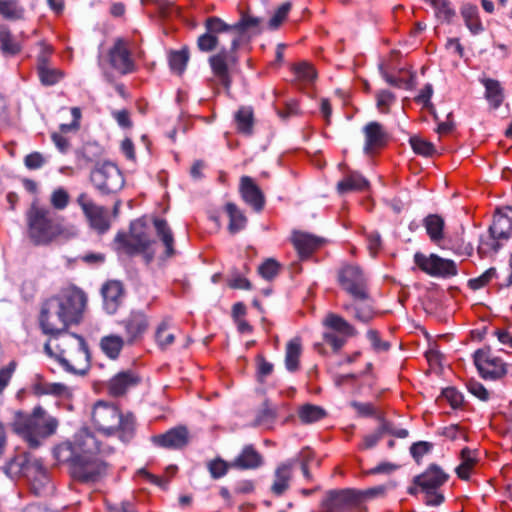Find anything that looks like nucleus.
<instances>
[{
	"instance_id": "1",
	"label": "nucleus",
	"mask_w": 512,
	"mask_h": 512,
	"mask_svg": "<svg viewBox=\"0 0 512 512\" xmlns=\"http://www.w3.org/2000/svg\"><path fill=\"white\" fill-rule=\"evenodd\" d=\"M112 452L87 428L80 429L72 441L56 445L53 456L61 464H69L74 479L82 483L99 481L107 473L105 457Z\"/></svg>"
},
{
	"instance_id": "2",
	"label": "nucleus",
	"mask_w": 512,
	"mask_h": 512,
	"mask_svg": "<svg viewBox=\"0 0 512 512\" xmlns=\"http://www.w3.org/2000/svg\"><path fill=\"white\" fill-rule=\"evenodd\" d=\"M86 304V294L75 286L46 299L39 316L43 333L54 337L67 331L70 325L78 324L83 318Z\"/></svg>"
},
{
	"instance_id": "3",
	"label": "nucleus",
	"mask_w": 512,
	"mask_h": 512,
	"mask_svg": "<svg viewBox=\"0 0 512 512\" xmlns=\"http://www.w3.org/2000/svg\"><path fill=\"white\" fill-rule=\"evenodd\" d=\"M26 238L37 247L50 246L59 240H69L78 235L73 225H65L64 217L51 208L34 201L25 211Z\"/></svg>"
},
{
	"instance_id": "4",
	"label": "nucleus",
	"mask_w": 512,
	"mask_h": 512,
	"mask_svg": "<svg viewBox=\"0 0 512 512\" xmlns=\"http://www.w3.org/2000/svg\"><path fill=\"white\" fill-rule=\"evenodd\" d=\"M45 351L55 356L64 369L74 374H84L90 366V354L84 338L65 331L51 337Z\"/></svg>"
},
{
	"instance_id": "5",
	"label": "nucleus",
	"mask_w": 512,
	"mask_h": 512,
	"mask_svg": "<svg viewBox=\"0 0 512 512\" xmlns=\"http://www.w3.org/2000/svg\"><path fill=\"white\" fill-rule=\"evenodd\" d=\"M92 422L98 432L106 436H117L123 442H129L135 434L133 414H123L116 405L105 401H98L94 405Z\"/></svg>"
},
{
	"instance_id": "6",
	"label": "nucleus",
	"mask_w": 512,
	"mask_h": 512,
	"mask_svg": "<svg viewBox=\"0 0 512 512\" xmlns=\"http://www.w3.org/2000/svg\"><path fill=\"white\" fill-rule=\"evenodd\" d=\"M58 426L57 418L49 415L41 406H36L30 415L16 420L14 431L29 447L37 448L56 433Z\"/></svg>"
},
{
	"instance_id": "7",
	"label": "nucleus",
	"mask_w": 512,
	"mask_h": 512,
	"mask_svg": "<svg viewBox=\"0 0 512 512\" xmlns=\"http://www.w3.org/2000/svg\"><path fill=\"white\" fill-rule=\"evenodd\" d=\"M6 473L11 477H25L36 494L49 483L48 473L42 462L25 452L17 454L7 463Z\"/></svg>"
},
{
	"instance_id": "8",
	"label": "nucleus",
	"mask_w": 512,
	"mask_h": 512,
	"mask_svg": "<svg viewBox=\"0 0 512 512\" xmlns=\"http://www.w3.org/2000/svg\"><path fill=\"white\" fill-rule=\"evenodd\" d=\"M115 242L118 250L132 255L143 254L149 262L155 255L156 242L150 239L145 231V224L142 220H136L131 223L130 233H118Z\"/></svg>"
},
{
	"instance_id": "9",
	"label": "nucleus",
	"mask_w": 512,
	"mask_h": 512,
	"mask_svg": "<svg viewBox=\"0 0 512 512\" xmlns=\"http://www.w3.org/2000/svg\"><path fill=\"white\" fill-rule=\"evenodd\" d=\"M448 480V475L438 466L431 465L414 480L415 492L422 494L427 505L438 506L444 501L441 487Z\"/></svg>"
},
{
	"instance_id": "10",
	"label": "nucleus",
	"mask_w": 512,
	"mask_h": 512,
	"mask_svg": "<svg viewBox=\"0 0 512 512\" xmlns=\"http://www.w3.org/2000/svg\"><path fill=\"white\" fill-rule=\"evenodd\" d=\"M338 284L354 300L368 298L367 277L362 269L354 264H345L338 271Z\"/></svg>"
},
{
	"instance_id": "11",
	"label": "nucleus",
	"mask_w": 512,
	"mask_h": 512,
	"mask_svg": "<svg viewBox=\"0 0 512 512\" xmlns=\"http://www.w3.org/2000/svg\"><path fill=\"white\" fill-rule=\"evenodd\" d=\"M363 494L352 489L330 491L321 502L320 512H351L359 509Z\"/></svg>"
},
{
	"instance_id": "12",
	"label": "nucleus",
	"mask_w": 512,
	"mask_h": 512,
	"mask_svg": "<svg viewBox=\"0 0 512 512\" xmlns=\"http://www.w3.org/2000/svg\"><path fill=\"white\" fill-rule=\"evenodd\" d=\"M89 226L98 234L106 233L111 226L109 211L100 205H97L92 198L85 192L80 193L76 199Z\"/></svg>"
},
{
	"instance_id": "13",
	"label": "nucleus",
	"mask_w": 512,
	"mask_h": 512,
	"mask_svg": "<svg viewBox=\"0 0 512 512\" xmlns=\"http://www.w3.org/2000/svg\"><path fill=\"white\" fill-rule=\"evenodd\" d=\"M415 265L425 274L437 278H449L458 273L453 260L445 259L437 254L426 255L421 252L414 254Z\"/></svg>"
},
{
	"instance_id": "14",
	"label": "nucleus",
	"mask_w": 512,
	"mask_h": 512,
	"mask_svg": "<svg viewBox=\"0 0 512 512\" xmlns=\"http://www.w3.org/2000/svg\"><path fill=\"white\" fill-rule=\"evenodd\" d=\"M474 363L485 379L496 380L507 373L506 363L489 349H479L474 353Z\"/></svg>"
},
{
	"instance_id": "15",
	"label": "nucleus",
	"mask_w": 512,
	"mask_h": 512,
	"mask_svg": "<svg viewBox=\"0 0 512 512\" xmlns=\"http://www.w3.org/2000/svg\"><path fill=\"white\" fill-rule=\"evenodd\" d=\"M94 185L102 191L111 193L121 189L124 178L118 167L112 163H104L91 174Z\"/></svg>"
},
{
	"instance_id": "16",
	"label": "nucleus",
	"mask_w": 512,
	"mask_h": 512,
	"mask_svg": "<svg viewBox=\"0 0 512 512\" xmlns=\"http://www.w3.org/2000/svg\"><path fill=\"white\" fill-rule=\"evenodd\" d=\"M28 38L29 35L25 32L14 35L8 26L0 25L1 54L5 57H13L20 54Z\"/></svg>"
},
{
	"instance_id": "17",
	"label": "nucleus",
	"mask_w": 512,
	"mask_h": 512,
	"mask_svg": "<svg viewBox=\"0 0 512 512\" xmlns=\"http://www.w3.org/2000/svg\"><path fill=\"white\" fill-rule=\"evenodd\" d=\"M110 64L121 74H128L134 71L135 64L131 57L127 43L118 39L109 52Z\"/></svg>"
},
{
	"instance_id": "18",
	"label": "nucleus",
	"mask_w": 512,
	"mask_h": 512,
	"mask_svg": "<svg viewBox=\"0 0 512 512\" xmlns=\"http://www.w3.org/2000/svg\"><path fill=\"white\" fill-rule=\"evenodd\" d=\"M151 441L155 446L165 449H182L189 442L188 430L183 427H175L163 434L154 435L151 437Z\"/></svg>"
},
{
	"instance_id": "19",
	"label": "nucleus",
	"mask_w": 512,
	"mask_h": 512,
	"mask_svg": "<svg viewBox=\"0 0 512 512\" xmlns=\"http://www.w3.org/2000/svg\"><path fill=\"white\" fill-rule=\"evenodd\" d=\"M239 193L242 200L255 211L259 212L264 208L265 196L253 178L249 176L240 178Z\"/></svg>"
},
{
	"instance_id": "20",
	"label": "nucleus",
	"mask_w": 512,
	"mask_h": 512,
	"mask_svg": "<svg viewBox=\"0 0 512 512\" xmlns=\"http://www.w3.org/2000/svg\"><path fill=\"white\" fill-rule=\"evenodd\" d=\"M512 233V207L505 206L496 209L489 234L500 241L508 240Z\"/></svg>"
},
{
	"instance_id": "21",
	"label": "nucleus",
	"mask_w": 512,
	"mask_h": 512,
	"mask_svg": "<svg viewBox=\"0 0 512 512\" xmlns=\"http://www.w3.org/2000/svg\"><path fill=\"white\" fill-rule=\"evenodd\" d=\"M121 324L125 330L128 344H133L142 339L149 327L148 318L142 312H132Z\"/></svg>"
},
{
	"instance_id": "22",
	"label": "nucleus",
	"mask_w": 512,
	"mask_h": 512,
	"mask_svg": "<svg viewBox=\"0 0 512 512\" xmlns=\"http://www.w3.org/2000/svg\"><path fill=\"white\" fill-rule=\"evenodd\" d=\"M140 380L139 375L132 370L119 372L108 382V393L114 397L122 396L137 386Z\"/></svg>"
},
{
	"instance_id": "23",
	"label": "nucleus",
	"mask_w": 512,
	"mask_h": 512,
	"mask_svg": "<svg viewBox=\"0 0 512 512\" xmlns=\"http://www.w3.org/2000/svg\"><path fill=\"white\" fill-rule=\"evenodd\" d=\"M365 147L368 154H372L384 147L387 143V134L378 122H370L364 127Z\"/></svg>"
},
{
	"instance_id": "24",
	"label": "nucleus",
	"mask_w": 512,
	"mask_h": 512,
	"mask_svg": "<svg viewBox=\"0 0 512 512\" xmlns=\"http://www.w3.org/2000/svg\"><path fill=\"white\" fill-rule=\"evenodd\" d=\"M292 242L300 257L304 258L318 249L323 240L308 233L295 232L292 236Z\"/></svg>"
},
{
	"instance_id": "25",
	"label": "nucleus",
	"mask_w": 512,
	"mask_h": 512,
	"mask_svg": "<svg viewBox=\"0 0 512 512\" xmlns=\"http://www.w3.org/2000/svg\"><path fill=\"white\" fill-rule=\"evenodd\" d=\"M105 310L113 314L123 297V287L119 281H109L102 288Z\"/></svg>"
},
{
	"instance_id": "26",
	"label": "nucleus",
	"mask_w": 512,
	"mask_h": 512,
	"mask_svg": "<svg viewBox=\"0 0 512 512\" xmlns=\"http://www.w3.org/2000/svg\"><path fill=\"white\" fill-rule=\"evenodd\" d=\"M294 461L290 460L281 463L277 466L274 474V482L271 486V491L277 495H282L289 487V482L292 477Z\"/></svg>"
},
{
	"instance_id": "27",
	"label": "nucleus",
	"mask_w": 512,
	"mask_h": 512,
	"mask_svg": "<svg viewBox=\"0 0 512 512\" xmlns=\"http://www.w3.org/2000/svg\"><path fill=\"white\" fill-rule=\"evenodd\" d=\"M262 465L263 458L252 445L245 446L241 453L232 462L233 467L244 470L257 469Z\"/></svg>"
},
{
	"instance_id": "28",
	"label": "nucleus",
	"mask_w": 512,
	"mask_h": 512,
	"mask_svg": "<svg viewBox=\"0 0 512 512\" xmlns=\"http://www.w3.org/2000/svg\"><path fill=\"white\" fill-rule=\"evenodd\" d=\"M481 84L485 88V98L489 105L496 109L501 106L504 101V89L498 80L491 78H481Z\"/></svg>"
},
{
	"instance_id": "29",
	"label": "nucleus",
	"mask_w": 512,
	"mask_h": 512,
	"mask_svg": "<svg viewBox=\"0 0 512 512\" xmlns=\"http://www.w3.org/2000/svg\"><path fill=\"white\" fill-rule=\"evenodd\" d=\"M153 224L155 227L156 234L165 248L164 255L166 257H172L175 254V241L173 232L169 227L167 221L164 219L156 218L154 219Z\"/></svg>"
},
{
	"instance_id": "30",
	"label": "nucleus",
	"mask_w": 512,
	"mask_h": 512,
	"mask_svg": "<svg viewBox=\"0 0 512 512\" xmlns=\"http://www.w3.org/2000/svg\"><path fill=\"white\" fill-rule=\"evenodd\" d=\"M460 464L456 468L458 477L462 480H468L478 463V453L476 450L464 448L460 452Z\"/></svg>"
},
{
	"instance_id": "31",
	"label": "nucleus",
	"mask_w": 512,
	"mask_h": 512,
	"mask_svg": "<svg viewBox=\"0 0 512 512\" xmlns=\"http://www.w3.org/2000/svg\"><path fill=\"white\" fill-rule=\"evenodd\" d=\"M302 344L298 337L291 339L286 346L285 365L287 370L294 372L299 368Z\"/></svg>"
},
{
	"instance_id": "32",
	"label": "nucleus",
	"mask_w": 512,
	"mask_h": 512,
	"mask_svg": "<svg viewBox=\"0 0 512 512\" xmlns=\"http://www.w3.org/2000/svg\"><path fill=\"white\" fill-rule=\"evenodd\" d=\"M323 324L330 328L333 332L339 333L341 335L352 337L356 334L355 328L348 323L344 318L336 315V314H328Z\"/></svg>"
},
{
	"instance_id": "33",
	"label": "nucleus",
	"mask_w": 512,
	"mask_h": 512,
	"mask_svg": "<svg viewBox=\"0 0 512 512\" xmlns=\"http://www.w3.org/2000/svg\"><path fill=\"white\" fill-rule=\"evenodd\" d=\"M461 15L466 27L472 34H479L483 31V25L479 17L478 8L471 4H465L461 8Z\"/></svg>"
},
{
	"instance_id": "34",
	"label": "nucleus",
	"mask_w": 512,
	"mask_h": 512,
	"mask_svg": "<svg viewBox=\"0 0 512 512\" xmlns=\"http://www.w3.org/2000/svg\"><path fill=\"white\" fill-rule=\"evenodd\" d=\"M224 210L229 217L228 230L230 233H237L246 226L247 218L237 205L227 203Z\"/></svg>"
},
{
	"instance_id": "35",
	"label": "nucleus",
	"mask_w": 512,
	"mask_h": 512,
	"mask_svg": "<svg viewBox=\"0 0 512 512\" xmlns=\"http://www.w3.org/2000/svg\"><path fill=\"white\" fill-rule=\"evenodd\" d=\"M124 339L119 335H108L101 339L100 348L110 359H117L123 349Z\"/></svg>"
},
{
	"instance_id": "36",
	"label": "nucleus",
	"mask_w": 512,
	"mask_h": 512,
	"mask_svg": "<svg viewBox=\"0 0 512 512\" xmlns=\"http://www.w3.org/2000/svg\"><path fill=\"white\" fill-rule=\"evenodd\" d=\"M173 325L170 319H164L157 326L155 331V340L161 349H165L172 345L175 341Z\"/></svg>"
},
{
	"instance_id": "37",
	"label": "nucleus",
	"mask_w": 512,
	"mask_h": 512,
	"mask_svg": "<svg viewBox=\"0 0 512 512\" xmlns=\"http://www.w3.org/2000/svg\"><path fill=\"white\" fill-rule=\"evenodd\" d=\"M235 123L237 126L238 132L251 135L253 131L254 117L253 110L251 107H241L235 113Z\"/></svg>"
},
{
	"instance_id": "38",
	"label": "nucleus",
	"mask_w": 512,
	"mask_h": 512,
	"mask_svg": "<svg viewBox=\"0 0 512 512\" xmlns=\"http://www.w3.org/2000/svg\"><path fill=\"white\" fill-rule=\"evenodd\" d=\"M211 68L216 77L220 82L228 87L230 84L228 68H227V55L225 53H219L210 58Z\"/></svg>"
},
{
	"instance_id": "39",
	"label": "nucleus",
	"mask_w": 512,
	"mask_h": 512,
	"mask_svg": "<svg viewBox=\"0 0 512 512\" xmlns=\"http://www.w3.org/2000/svg\"><path fill=\"white\" fill-rule=\"evenodd\" d=\"M337 187L341 193L362 191L368 187V181L358 173H351L342 179Z\"/></svg>"
},
{
	"instance_id": "40",
	"label": "nucleus",
	"mask_w": 512,
	"mask_h": 512,
	"mask_svg": "<svg viewBox=\"0 0 512 512\" xmlns=\"http://www.w3.org/2000/svg\"><path fill=\"white\" fill-rule=\"evenodd\" d=\"M24 8L18 0H0V16L4 19L17 21L23 18Z\"/></svg>"
},
{
	"instance_id": "41",
	"label": "nucleus",
	"mask_w": 512,
	"mask_h": 512,
	"mask_svg": "<svg viewBox=\"0 0 512 512\" xmlns=\"http://www.w3.org/2000/svg\"><path fill=\"white\" fill-rule=\"evenodd\" d=\"M33 390L38 395L51 394L55 396H70L71 390L62 383L38 382L34 384Z\"/></svg>"
},
{
	"instance_id": "42",
	"label": "nucleus",
	"mask_w": 512,
	"mask_h": 512,
	"mask_svg": "<svg viewBox=\"0 0 512 512\" xmlns=\"http://www.w3.org/2000/svg\"><path fill=\"white\" fill-rule=\"evenodd\" d=\"M71 201L70 194L65 187L59 186L53 189L49 196V204L51 210L63 211L65 210Z\"/></svg>"
},
{
	"instance_id": "43",
	"label": "nucleus",
	"mask_w": 512,
	"mask_h": 512,
	"mask_svg": "<svg viewBox=\"0 0 512 512\" xmlns=\"http://www.w3.org/2000/svg\"><path fill=\"white\" fill-rule=\"evenodd\" d=\"M298 416L302 423L311 424L325 418L326 411L320 406L305 404L299 408Z\"/></svg>"
},
{
	"instance_id": "44",
	"label": "nucleus",
	"mask_w": 512,
	"mask_h": 512,
	"mask_svg": "<svg viewBox=\"0 0 512 512\" xmlns=\"http://www.w3.org/2000/svg\"><path fill=\"white\" fill-rule=\"evenodd\" d=\"M427 234L433 242L443 239L444 220L438 215H428L424 220Z\"/></svg>"
},
{
	"instance_id": "45",
	"label": "nucleus",
	"mask_w": 512,
	"mask_h": 512,
	"mask_svg": "<svg viewBox=\"0 0 512 512\" xmlns=\"http://www.w3.org/2000/svg\"><path fill=\"white\" fill-rule=\"evenodd\" d=\"M292 71L296 79L305 84L312 83L316 78V71L314 67L306 62L294 65Z\"/></svg>"
},
{
	"instance_id": "46",
	"label": "nucleus",
	"mask_w": 512,
	"mask_h": 512,
	"mask_svg": "<svg viewBox=\"0 0 512 512\" xmlns=\"http://www.w3.org/2000/svg\"><path fill=\"white\" fill-rule=\"evenodd\" d=\"M38 75L41 83L46 86H51L58 83L64 76L61 70L51 68L49 66H42L38 70Z\"/></svg>"
},
{
	"instance_id": "47",
	"label": "nucleus",
	"mask_w": 512,
	"mask_h": 512,
	"mask_svg": "<svg viewBox=\"0 0 512 512\" xmlns=\"http://www.w3.org/2000/svg\"><path fill=\"white\" fill-rule=\"evenodd\" d=\"M188 52L186 50L173 51L169 54V65L172 71L181 74L188 62Z\"/></svg>"
},
{
	"instance_id": "48",
	"label": "nucleus",
	"mask_w": 512,
	"mask_h": 512,
	"mask_svg": "<svg viewBox=\"0 0 512 512\" xmlns=\"http://www.w3.org/2000/svg\"><path fill=\"white\" fill-rule=\"evenodd\" d=\"M410 144L413 151L419 155L423 156H431L435 153L434 145L418 136H413L410 138Z\"/></svg>"
},
{
	"instance_id": "49",
	"label": "nucleus",
	"mask_w": 512,
	"mask_h": 512,
	"mask_svg": "<svg viewBox=\"0 0 512 512\" xmlns=\"http://www.w3.org/2000/svg\"><path fill=\"white\" fill-rule=\"evenodd\" d=\"M232 466V463H227L221 458H216L207 463V468L214 479L225 476Z\"/></svg>"
},
{
	"instance_id": "50",
	"label": "nucleus",
	"mask_w": 512,
	"mask_h": 512,
	"mask_svg": "<svg viewBox=\"0 0 512 512\" xmlns=\"http://www.w3.org/2000/svg\"><path fill=\"white\" fill-rule=\"evenodd\" d=\"M495 277H496V269L489 268L480 276L470 279L468 281V286L472 290H479L481 288H484L486 285H488L492 281V279H494Z\"/></svg>"
},
{
	"instance_id": "51",
	"label": "nucleus",
	"mask_w": 512,
	"mask_h": 512,
	"mask_svg": "<svg viewBox=\"0 0 512 512\" xmlns=\"http://www.w3.org/2000/svg\"><path fill=\"white\" fill-rule=\"evenodd\" d=\"M291 10V3L285 2L280 5L277 10L274 12L273 16L269 20V28L277 29L287 18L289 12Z\"/></svg>"
},
{
	"instance_id": "52",
	"label": "nucleus",
	"mask_w": 512,
	"mask_h": 512,
	"mask_svg": "<svg viewBox=\"0 0 512 512\" xmlns=\"http://www.w3.org/2000/svg\"><path fill=\"white\" fill-rule=\"evenodd\" d=\"M205 26H206L207 32L212 35H215V34L221 33V32L235 30L234 25L230 26L218 17L207 18V20L205 22Z\"/></svg>"
},
{
	"instance_id": "53",
	"label": "nucleus",
	"mask_w": 512,
	"mask_h": 512,
	"mask_svg": "<svg viewBox=\"0 0 512 512\" xmlns=\"http://www.w3.org/2000/svg\"><path fill=\"white\" fill-rule=\"evenodd\" d=\"M395 100L394 95L387 90H381L376 94L377 108L380 113L386 114L389 112L390 106Z\"/></svg>"
},
{
	"instance_id": "54",
	"label": "nucleus",
	"mask_w": 512,
	"mask_h": 512,
	"mask_svg": "<svg viewBox=\"0 0 512 512\" xmlns=\"http://www.w3.org/2000/svg\"><path fill=\"white\" fill-rule=\"evenodd\" d=\"M279 269L280 266L275 260L268 259L259 266L258 272L264 279L271 280L279 273Z\"/></svg>"
},
{
	"instance_id": "55",
	"label": "nucleus",
	"mask_w": 512,
	"mask_h": 512,
	"mask_svg": "<svg viewBox=\"0 0 512 512\" xmlns=\"http://www.w3.org/2000/svg\"><path fill=\"white\" fill-rule=\"evenodd\" d=\"M442 397L451 405L453 409L461 407L464 402L463 395L453 387L445 388L442 391Z\"/></svg>"
},
{
	"instance_id": "56",
	"label": "nucleus",
	"mask_w": 512,
	"mask_h": 512,
	"mask_svg": "<svg viewBox=\"0 0 512 512\" xmlns=\"http://www.w3.org/2000/svg\"><path fill=\"white\" fill-rule=\"evenodd\" d=\"M500 242L501 241L499 239H496L491 235L489 236L488 239L482 238L478 246V252L484 255L495 253L501 247Z\"/></svg>"
},
{
	"instance_id": "57",
	"label": "nucleus",
	"mask_w": 512,
	"mask_h": 512,
	"mask_svg": "<svg viewBox=\"0 0 512 512\" xmlns=\"http://www.w3.org/2000/svg\"><path fill=\"white\" fill-rule=\"evenodd\" d=\"M72 114V122L70 124H61L60 125V134H66L69 132H76L80 127V120L82 117V113L80 108L73 107L71 108Z\"/></svg>"
},
{
	"instance_id": "58",
	"label": "nucleus",
	"mask_w": 512,
	"mask_h": 512,
	"mask_svg": "<svg viewBox=\"0 0 512 512\" xmlns=\"http://www.w3.org/2000/svg\"><path fill=\"white\" fill-rule=\"evenodd\" d=\"M323 337L324 341L329 344L335 351L340 350L349 338L333 331L325 332Z\"/></svg>"
},
{
	"instance_id": "59",
	"label": "nucleus",
	"mask_w": 512,
	"mask_h": 512,
	"mask_svg": "<svg viewBox=\"0 0 512 512\" xmlns=\"http://www.w3.org/2000/svg\"><path fill=\"white\" fill-rule=\"evenodd\" d=\"M46 163V158L40 152H33L24 158V164L29 170L41 168Z\"/></svg>"
},
{
	"instance_id": "60",
	"label": "nucleus",
	"mask_w": 512,
	"mask_h": 512,
	"mask_svg": "<svg viewBox=\"0 0 512 512\" xmlns=\"http://www.w3.org/2000/svg\"><path fill=\"white\" fill-rule=\"evenodd\" d=\"M16 369V362L11 361L8 365L0 369V393L7 387L9 384L13 373Z\"/></svg>"
},
{
	"instance_id": "61",
	"label": "nucleus",
	"mask_w": 512,
	"mask_h": 512,
	"mask_svg": "<svg viewBox=\"0 0 512 512\" xmlns=\"http://www.w3.org/2000/svg\"><path fill=\"white\" fill-rule=\"evenodd\" d=\"M367 248L372 256H376L381 250L382 242L378 232L372 231L366 235Z\"/></svg>"
},
{
	"instance_id": "62",
	"label": "nucleus",
	"mask_w": 512,
	"mask_h": 512,
	"mask_svg": "<svg viewBox=\"0 0 512 512\" xmlns=\"http://www.w3.org/2000/svg\"><path fill=\"white\" fill-rule=\"evenodd\" d=\"M229 287L233 289H241V290H250L251 283L250 281L243 275L239 273H233L228 279Z\"/></svg>"
},
{
	"instance_id": "63",
	"label": "nucleus",
	"mask_w": 512,
	"mask_h": 512,
	"mask_svg": "<svg viewBox=\"0 0 512 512\" xmlns=\"http://www.w3.org/2000/svg\"><path fill=\"white\" fill-rule=\"evenodd\" d=\"M467 389L468 391L479 398L480 400L486 401L489 399V392L488 390L478 381L470 380L467 383Z\"/></svg>"
},
{
	"instance_id": "64",
	"label": "nucleus",
	"mask_w": 512,
	"mask_h": 512,
	"mask_svg": "<svg viewBox=\"0 0 512 512\" xmlns=\"http://www.w3.org/2000/svg\"><path fill=\"white\" fill-rule=\"evenodd\" d=\"M217 44V38L208 32L198 38V47L201 51H211Z\"/></svg>"
}]
</instances>
